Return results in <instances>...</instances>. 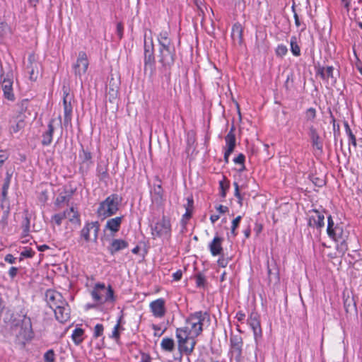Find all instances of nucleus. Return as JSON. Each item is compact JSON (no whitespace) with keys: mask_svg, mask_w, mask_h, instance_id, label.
Segmentation results:
<instances>
[{"mask_svg":"<svg viewBox=\"0 0 362 362\" xmlns=\"http://www.w3.org/2000/svg\"><path fill=\"white\" fill-rule=\"evenodd\" d=\"M176 337L178 342V349L181 353L190 355L194 349L196 341L194 332L191 326H186L176 329Z\"/></svg>","mask_w":362,"mask_h":362,"instance_id":"f257e3e1","label":"nucleus"},{"mask_svg":"<svg viewBox=\"0 0 362 362\" xmlns=\"http://www.w3.org/2000/svg\"><path fill=\"white\" fill-rule=\"evenodd\" d=\"M119 199L117 194H111L100 203L97 209V216L105 219L115 214L119 210Z\"/></svg>","mask_w":362,"mask_h":362,"instance_id":"f03ea898","label":"nucleus"},{"mask_svg":"<svg viewBox=\"0 0 362 362\" xmlns=\"http://www.w3.org/2000/svg\"><path fill=\"white\" fill-rule=\"evenodd\" d=\"M21 313L22 317L21 323L15 324L16 329H18L16 338L19 342L25 344V341H30L33 338L34 334L30 318L27 317L26 313L23 310L21 311Z\"/></svg>","mask_w":362,"mask_h":362,"instance_id":"7ed1b4c3","label":"nucleus"},{"mask_svg":"<svg viewBox=\"0 0 362 362\" xmlns=\"http://www.w3.org/2000/svg\"><path fill=\"white\" fill-rule=\"evenodd\" d=\"M100 231V223L98 221H86L80 230L78 243L82 244L90 241L97 243Z\"/></svg>","mask_w":362,"mask_h":362,"instance_id":"20e7f679","label":"nucleus"},{"mask_svg":"<svg viewBox=\"0 0 362 362\" xmlns=\"http://www.w3.org/2000/svg\"><path fill=\"white\" fill-rule=\"evenodd\" d=\"M175 49L158 50V59L161 64L159 70L168 78H170V69L175 63Z\"/></svg>","mask_w":362,"mask_h":362,"instance_id":"39448f33","label":"nucleus"},{"mask_svg":"<svg viewBox=\"0 0 362 362\" xmlns=\"http://www.w3.org/2000/svg\"><path fill=\"white\" fill-rule=\"evenodd\" d=\"M210 321V316L207 312L197 311L189 315L186 323L192 327L194 332V337H198L203 331V326L205 322Z\"/></svg>","mask_w":362,"mask_h":362,"instance_id":"423d86ee","label":"nucleus"},{"mask_svg":"<svg viewBox=\"0 0 362 362\" xmlns=\"http://www.w3.org/2000/svg\"><path fill=\"white\" fill-rule=\"evenodd\" d=\"M93 299L102 304L108 301H114V291L110 285L106 288L104 283H97L91 291Z\"/></svg>","mask_w":362,"mask_h":362,"instance_id":"0eeeda50","label":"nucleus"},{"mask_svg":"<svg viewBox=\"0 0 362 362\" xmlns=\"http://www.w3.org/2000/svg\"><path fill=\"white\" fill-rule=\"evenodd\" d=\"M144 71L149 70L150 75L152 76L155 74V55H154V45L153 39L151 37L149 42L144 37Z\"/></svg>","mask_w":362,"mask_h":362,"instance_id":"6e6552de","label":"nucleus"},{"mask_svg":"<svg viewBox=\"0 0 362 362\" xmlns=\"http://www.w3.org/2000/svg\"><path fill=\"white\" fill-rule=\"evenodd\" d=\"M151 234L153 238H161L168 239L171 235L170 219L165 216H163L162 218L151 227Z\"/></svg>","mask_w":362,"mask_h":362,"instance_id":"1a4fd4ad","label":"nucleus"},{"mask_svg":"<svg viewBox=\"0 0 362 362\" xmlns=\"http://www.w3.org/2000/svg\"><path fill=\"white\" fill-rule=\"evenodd\" d=\"M327 233L328 236L336 242H345L348 233L343 229L342 226L334 224L331 215L327 217Z\"/></svg>","mask_w":362,"mask_h":362,"instance_id":"9d476101","label":"nucleus"},{"mask_svg":"<svg viewBox=\"0 0 362 362\" xmlns=\"http://www.w3.org/2000/svg\"><path fill=\"white\" fill-rule=\"evenodd\" d=\"M0 85L4 97L9 101H14L16 98L13 93V74L12 71L1 76Z\"/></svg>","mask_w":362,"mask_h":362,"instance_id":"9b49d317","label":"nucleus"},{"mask_svg":"<svg viewBox=\"0 0 362 362\" xmlns=\"http://www.w3.org/2000/svg\"><path fill=\"white\" fill-rule=\"evenodd\" d=\"M243 338L239 335H232L230 338V353L237 362L243 361Z\"/></svg>","mask_w":362,"mask_h":362,"instance_id":"f8f14e48","label":"nucleus"},{"mask_svg":"<svg viewBox=\"0 0 362 362\" xmlns=\"http://www.w3.org/2000/svg\"><path fill=\"white\" fill-rule=\"evenodd\" d=\"M247 324L252 329L255 340L257 342L262 337L259 315L255 311L251 312L247 318Z\"/></svg>","mask_w":362,"mask_h":362,"instance_id":"ddd939ff","label":"nucleus"},{"mask_svg":"<svg viewBox=\"0 0 362 362\" xmlns=\"http://www.w3.org/2000/svg\"><path fill=\"white\" fill-rule=\"evenodd\" d=\"M88 65L89 63L86 53L83 51L79 52L77 60L73 66L75 76L81 78V76L87 71Z\"/></svg>","mask_w":362,"mask_h":362,"instance_id":"4468645a","label":"nucleus"},{"mask_svg":"<svg viewBox=\"0 0 362 362\" xmlns=\"http://www.w3.org/2000/svg\"><path fill=\"white\" fill-rule=\"evenodd\" d=\"M45 298L52 309L59 305H66V300L62 294L56 291L47 290L45 293Z\"/></svg>","mask_w":362,"mask_h":362,"instance_id":"2eb2a0df","label":"nucleus"},{"mask_svg":"<svg viewBox=\"0 0 362 362\" xmlns=\"http://www.w3.org/2000/svg\"><path fill=\"white\" fill-rule=\"evenodd\" d=\"M28 62V63L26 66V69H28V72L29 73L30 79L31 81H36L39 74L40 64L37 61L35 54L34 53H31L29 54Z\"/></svg>","mask_w":362,"mask_h":362,"instance_id":"dca6fc26","label":"nucleus"},{"mask_svg":"<svg viewBox=\"0 0 362 362\" xmlns=\"http://www.w3.org/2000/svg\"><path fill=\"white\" fill-rule=\"evenodd\" d=\"M155 180L158 182L151 191V200L156 204H162L164 201V190L161 185V180L158 176L155 177Z\"/></svg>","mask_w":362,"mask_h":362,"instance_id":"f3484780","label":"nucleus"},{"mask_svg":"<svg viewBox=\"0 0 362 362\" xmlns=\"http://www.w3.org/2000/svg\"><path fill=\"white\" fill-rule=\"evenodd\" d=\"M56 319L61 323L67 322L70 318V308L66 301V305H59L52 308Z\"/></svg>","mask_w":362,"mask_h":362,"instance_id":"a211bd4d","label":"nucleus"},{"mask_svg":"<svg viewBox=\"0 0 362 362\" xmlns=\"http://www.w3.org/2000/svg\"><path fill=\"white\" fill-rule=\"evenodd\" d=\"M153 315L161 318L166 313L165 301L163 298H158L152 301L149 305Z\"/></svg>","mask_w":362,"mask_h":362,"instance_id":"6ab92c4d","label":"nucleus"},{"mask_svg":"<svg viewBox=\"0 0 362 362\" xmlns=\"http://www.w3.org/2000/svg\"><path fill=\"white\" fill-rule=\"evenodd\" d=\"M308 136L310 139L312 146L318 153H322L323 144L320 135L313 125H310L308 128Z\"/></svg>","mask_w":362,"mask_h":362,"instance_id":"aec40b11","label":"nucleus"},{"mask_svg":"<svg viewBox=\"0 0 362 362\" xmlns=\"http://www.w3.org/2000/svg\"><path fill=\"white\" fill-rule=\"evenodd\" d=\"M71 96L68 90H64L63 104L64 110V124L66 125L71 121L72 106L71 104Z\"/></svg>","mask_w":362,"mask_h":362,"instance_id":"412c9836","label":"nucleus"},{"mask_svg":"<svg viewBox=\"0 0 362 362\" xmlns=\"http://www.w3.org/2000/svg\"><path fill=\"white\" fill-rule=\"evenodd\" d=\"M313 211L315 215H312L309 217L308 225L310 227H314L320 230L325 226V216L317 209H313Z\"/></svg>","mask_w":362,"mask_h":362,"instance_id":"4be33fe9","label":"nucleus"},{"mask_svg":"<svg viewBox=\"0 0 362 362\" xmlns=\"http://www.w3.org/2000/svg\"><path fill=\"white\" fill-rule=\"evenodd\" d=\"M129 243L122 239H113L107 247L109 252L114 255L115 253L127 248Z\"/></svg>","mask_w":362,"mask_h":362,"instance_id":"5701e85b","label":"nucleus"},{"mask_svg":"<svg viewBox=\"0 0 362 362\" xmlns=\"http://www.w3.org/2000/svg\"><path fill=\"white\" fill-rule=\"evenodd\" d=\"M119 89V81L112 77L108 83L107 86V95L109 96V100L112 103L118 95Z\"/></svg>","mask_w":362,"mask_h":362,"instance_id":"b1692460","label":"nucleus"},{"mask_svg":"<svg viewBox=\"0 0 362 362\" xmlns=\"http://www.w3.org/2000/svg\"><path fill=\"white\" fill-rule=\"evenodd\" d=\"M243 28L240 23H235L232 27L231 37L234 44L242 45L243 43Z\"/></svg>","mask_w":362,"mask_h":362,"instance_id":"393cba45","label":"nucleus"},{"mask_svg":"<svg viewBox=\"0 0 362 362\" xmlns=\"http://www.w3.org/2000/svg\"><path fill=\"white\" fill-rule=\"evenodd\" d=\"M223 238L219 236H215L209 244V250L213 256H217L223 252L222 247Z\"/></svg>","mask_w":362,"mask_h":362,"instance_id":"a878e982","label":"nucleus"},{"mask_svg":"<svg viewBox=\"0 0 362 362\" xmlns=\"http://www.w3.org/2000/svg\"><path fill=\"white\" fill-rule=\"evenodd\" d=\"M54 119H52L47 125V130L43 133L42 144L43 146H49L52 141V136L54 131Z\"/></svg>","mask_w":362,"mask_h":362,"instance_id":"bb28decb","label":"nucleus"},{"mask_svg":"<svg viewBox=\"0 0 362 362\" xmlns=\"http://www.w3.org/2000/svg\"><path fill=\"white\" fill-rule=\"evenodd\" d=\"M122 220L123 216H118L107 220L105 226V230H109L114 233L118 232L119 230Z\"/></svg>","mask_w":362,"mask_h":362,"instance_id":"cd10ccee","label":"nucleus"},{"mask_svg":"<svg viewBox=\"0 0 362 362\" xmlns=\"http://www.w3.org/2000/svg\"><path fill=\"white\" fill-rule=\"evenodd\" d=\"M225 141L226 144V151H228V152H233L236 144L235 127L233 125L231 127L229 132L225 136Z\"/></svg>","mask_w":362,"mask_h":362,"instance_id":"c85d7f7f","label":"nucleus"},{"mask_svg":"<svg viewBox=\"0 0 362 362\" xmlns=\"http://www.w3.org/2000/svg\"><path fill=\"white\" fill-rule=\"evenodd\" d=\"M25 115H16L13 117V124L10 127V131L11 133H17L21 129H23L25 126Z\"/></svg>","mask_w":362,"mask_h":362,"instance_id":"c756f323","label":"nucleus"},{"mask_svg":"<svg viewBox=\"0 0 362 362\" xmlns=\"http://www.w3.org/2000/svg\"><path fill=\"white\" fill-rule=\"evenodd\" d=\"M64 212H68V214H66V218H69V221L71 223L76 224L78 226L81 225L80 214L78 211L73 206H71L69 209H66Z\"/></svg>","mask_w":362,"mask_h":362,"instance_id":"7c9ffc66","label":"nucleus"},{"mask_svg":"<svg viewBox=\"0 0 362 362\" xmlns=\"http://www.w3.org/2000/svg\"><path fill=\"white\" fill-rule=\"evenodd\" d=\"M158 44H174L170 37V29H164L161 30L157 37Z\"/></svg>","mask_w":362,"mask_h":362,"instance_id":"2f4dec72","label":"nucleus"},{"mask_svg":"<svg viewBox=\"0 0 362 362\" xmlns=\"http://www.w3.org/2000/svg\"><path fill=\"white\" fill-rule=\"evenodd\" d=\"M334 68L332 66L327 67H319L317 71V74L320 75L322 79L329 81V78H333Z\"/></svg>","mask_w":362,"mask_h":362,"instance_id":"473e14b6","label":"nucleus"},{"mask_svg":"<svg viewBox=\"0 0 362 362\" xmlns=\"http://www.w3.org/2000/svg\"><path fill=\"white\" fill-rule=\"evenodd\" d=\"M71 339L76 345H80L84 339V330L77 327L73 330Z\"/></svg>","mask_w":362,"mask_h":362,"instance_id":"72a5a7b5","label":"nucleus"},{"mask_svg":"<svg viewBox=\"0 0 362 362\" xmlns=\"http://www.w3.org/2000/svg\"><path fill=\"white\" fill-rule=\"evenodd\" d=\"M97 176L100 181L107 182L109 179L108 168L107 165H98L97 167Z\"/></svg>","mask_w":362,"mask_h":362,"instance_id":"f704fd0d","label":"nucleus"},{"mask_svg":"<svg viewBox=\"0 0 362 362\" xmlns=\"http://www.w3.org/2000/svg\"><path fill=\"white\" fill-rule=\"evenodd\" d=\"M160 346L163 350L172 352L175 349V341L172 338L165 337L160 343Z\"/></svg>","mask_w":362,"mask_h":362,"instance_id":"c9c22d12","label":"nucleus"},{"mask_svg":"<svg viewBox=\"0 0 362 362\" xmlns=\"http://www.w3.org/2000/svg\"><path fill=\"white\" fill-rule=\"evenodd\" d=\"M79 158L81 159L82 163H86L87 166H89L90 164H92V154L88 150L82 148L79 153Z\"/></svg>","mask_w":362,"mask_h":362,"instance_id":"e433bc0d","label":"nucleus"},{"mask_svg":"<svg viewBox=\"0 0 362 362\" xmlns=\"http://www.w3.org/2000/svg\"><path fill=\"white\" fill-rule=\"evenodd\" d=\"M290 45H291V51L292 54L298 57L300 55V48L297 42V37L296 36H292L291 37L290 40Z\"/></svg>","mask_w":362,"mask_h":362,"instance_id":"4c0bfd02","label":"nucleus"},{"mask_svg":"<svg viewBox=\"0 0 362 362\" xmlns=\"http://www.w3.org/2000/svg\"><path fill=\"white\" fill-rule=\"evenodd\" d=\"M29 104V100L28 99H24L18 103L17 106V115H25V113L28 110Z\"/></svg>","mask_w":362,"mask_h":362,"instance_id":"58836bf2","label":"nucleus"},{"mask_svg":"<svg viewBox=\"0 0 362 362\" xmlns=\"http://www.w3.org/2000/svg\"><path fill=\"white\" fill-rule=\"evenodd\" d=\"M121 320L122 317H119L117 320V324L115 325L113 330L112 332V334L110 335V337L114 339L117 343L119 342L120 339V334H119V329L121 327Z\"/></svg>","mask_w":362,"mask_h":362,"instance_id":"ea45409f","label":"nucleus"},{"mask_svg":"<svg viewBox=\"0 0 362 362\" xmlns=\"http://www.w3.org/2000/svg\"><path fill=\"white\" fill-rule=\"evenodd\" d=\"M344 127L346 133L349 136V144H351L354 146H356V136L353 134L349 124L347 122H344Z\"/></svg>","mask_w":362,"mask_h":362,"instance_id":"a19ab883","label":"nucleus"},{"mask_svg":"<svg viewBox=\"0 0 362 362\" xmlns=\"http://www.w3.org/2000/svg\"><path fill=\"white\" fill-rule=\"evenodd\" d=\"M241 216H238L235 219L232 221L231 228H230V233L233 237H235L238 235V233L236 231L237 228L239 226L240 222L241 221Z\"/></svg>","mask_w":362,"mask_h":362,"instance_id":"79ce46f5","label":"nucleus"},{"mask_svg":"<svg viewBox=\"0 0 362 362\" xmlns=\"http://www.w3.org/2000/svg\"><path fill=\"white\" fill-rule=\"evenodd\" d=\"M66 214H68V212L56 214L52 216V221H54L57 226H60L62 224V220L66 218Z\"/></svg>","mask_w":362,"mask_h":362,"instance_id":"37998d69","label":"nucleus"},{"mask_svg":"<svg viewBox=\"0 0 362 362\" xmlns=\"http://www.w3.org/2000/svg\"><path fill=\"white\" fill-rule=\"evenodd\" d=\"M305 119L307 121L313 122L316 118L317 112L315 108L310 107L305 111Z\"/></svg>","mask_w":362,"mask_h":362,"instance_id":"c03bdc74","label":"nucleus"},{"mask_svg":"<svg viewBox=\"0 0 362 362\" xmlns=\"http://www.w3.org/2000/svg\"><path fill=\"white\" fill-rule=\"evenodd\" d=\"M196 285L199 288H204L206 284V278L204 274L199 273L195 275Z\"/></svg>","mask_w":362,"mask_h":362,"instance_id":"a18cd8bd","label":"nucleus"},{"mask_svg":"<svg viewBox=\"0 0 362 362\" xmlns=\"http://www.w3.org/2000/svg\"><path fill=\"white\" fill-rule=\"evenodd\" d=\"M22 228L23 229V234L24 236H27L28 235V233L30 231V218L26 214L23 218V223H22Z\"/></svg>","mask_w":362,"mask_h":362,"instance_id":"49530a36","label":"nucleus"},{"mask_svg":"<svg viewBox=\"0 0 362 362\" xmlns=\"http://www.w3.org/2000/svg\"><path fill=\"white\" fill-rule=\"evenodd\" d=\"M275 52H276V55L277 57H279L282 58L288 52L287 47L286 45H279L277 46L276 50H275Z\"/></svg>","mask_w":362,"mask_h":362,"instance_id":"de8ad7c7","label":"nucleus"},{"mask_svg":"<svg viewBox=\"0 0 362 362\" xmlns=\"http://www.w3.org/2000/svg\"><path fill=\"white\" fill-rule=\"evenodd\" d=\"M35 254V252L31 248H25L21 252L20 261H22L23 258H32Z\"/></svg>","mask_w":362,"mask_h":362,"instance_id":"09e8293b","label":"nucleus"},{"mask_svg":"<svg viewBox=\"0 0 362 362\" xmlns=\"http://www.w3.org/2000/svg\"><path fill=\"white\" fill-rule=\"evenodd\" d=\"M44 360L45 362H54L55 354L53 349H49L44 354Z\"/></svg>","mask_w":362,"mask_h":362,"instance_id":"8fccbe9b","label":"nucleus"},{"mask_svg":"<svg viewBox=\"0 0 362 362\" xmlns=\"http://www.w3.org/2000/svg\"><path fill=\"white\" fill-rule=\"evenodd\" d=\"M104 327L102 324H97L94 327L93 337L98 338L103 334Z\"/></svg>","mask_w":362,"mask_h":362,"instance_id":"3c124183","label":"nucleus"},{"mask_svg":"<svg viewBox=\"0 0 362 362\" xmlns=\"http://www.w3.org/2000/svg\"><path fill=\"white\" fill-rule=\"evenodd\" d=\"M245 157L244 156V154L243 153H240L236 158H234L233 161L236 164H240L242 165V168L240 170V171L241 170H243L245 169Z\"/></svg>","mask_w":362,"mask_h":362,"instance_id":"603ef678","label":"nucleus"},{"mask_svg":"<svg viewBox=\"0 0 362 362\" xmlns=\"http://www.w3.org/2000/svg\"><path fill=\"white\" fill-rule=\"evenodd\" d=\"M311 180L313 184L317 187H322L325 184V180L324 179L315 176H312Z\"/></svg>","mask_w":362,"mask_h":362,"instance_id":"864d4df0","label":"nucleus"},{"mask_svg":"<svg viewBox=\"0 0 362 362\" xmlns=\"http://www.w3.org/2000/svg\"><path fill=\"white\" fill-rule=\"evenodd\" d=\"M117 35L119 40H121L123 37L124 34V25L122 23L119 22L117 24V29H116Z\"/></svg>","mask_w":362,"mask_h":362,"instance_id":"5fc2aeb1","label":"nucleus"},{"mask_svg":"<svg viewBox=\"0 0 362 362\" xmlns=\"http://www.w3.org/2000/svg\"><path fill=\"white\" fill-rule=\"evenodd\" d=\"M219 187L221 189V196L222 197H225L226 194V189L229 187L228 185H224V180H221L219 182Z\"/></svg>","mask_w":362,"mask_h":362,"instance_id":"6e6d98bb","label":"nucleus"},{"mask_svg":"<svg viewBox=\"0 0 362 362\" xmlns=\"http://www.w3.org/2000/svg\"><path fill=\"white\" fill-rule=\"evenodd\" d=\"M187 204L185 205V209L193 211L194 201H193L192 197H187Z\"/></svg>","mask_w":362,"mask_h":362,"instance_id":"4d7b16f0","label":"nucleus"},{"mask_svg":"<svg viewBox=\"0 0 362 362\" xmlns=\"http://www.w3.org/2000/svg\"><path fill=\"white\" fill-rule=\"evenodd\" d=\"M228 262H229V259L228 258H225L223 257H220L217 261L218 265L221 267H227Z\"/></svg>","mask_w":362,"mask_h":362,"instance_id":"13d9d810","label":"nucleus"},{"mask_svg":"<svg viewBox=\"0 0 362 362\" xmlns=\"http://www.w3.org/2000/svg\"><path fill=\"white\" fill-rule=\"evenodd\" d=\"M18 272V269L17 267H11L8 271V275L13 279L16 276Z\"/></svg>","mask_w":362,"mask_h":362,"instance_id":"bf43d9fd","label":"nucleus"},{"mask_svg":"<svg viewBox=\"0 0 362 362\" xmlns=\"http://www.w3.org/2000/svg\"><path fill=\"white\" fill-rule=\"evenodd\" d=\"M175 49L174 44H158V50Z\"/></svg>","mask_w":362,"mask_h":362,"instance_id":"052dcab7","label":"nucleus"},{"mask_svg":"<svg viewBox=\"0 0 362 362\" xmlns=\"http://www.w3.org/2000/svg\"><path fill=\"white\" fill-rule=\"evenodd\" d=\"M292 11L293 12V17H294V19H295V24L296 25V27L299 28L301 25L300 23V21L299 20V18H298V16L297 14V13L296 12V9H295V6H292Z\"/></svg>","mask_w":362,"mask_h":362,"instance_id":"680f3d73","label":"nucleus"},{"mask_svg":"<svg viewBox=\"0 0 362 362\" xmlns=\"http://www.w3.org/2000/svg\"><path fill=\"white\" fill-rule=\"evenodd\" d=\"M8 159V155L4 151H0V168L4 163V162Z\"/></svg>","mask_w":362,"mask_h":362,"instance_id":"e2e57ef3","label":"nucleus"},{"mask_svg":"<svg viewBox=\"0 0 362 362\" xmlns=\"http://www.w3.org/2000/svg\"><path fill=\"white\" fill-rule=\"evenodd\" d=\"M11 175H9L8 173L6 174V178L4 179V183L3 185V187L4 188H6V189H8L9 188V185H10V182H11Z\"/></svg>","mask_w":362,"mask_h":362,"instance_id":"0e129e2a","label":"nucleus"},{"mask_svg":"<svg viewBox=\"0 0 362 362\" xmlns=\"http://www.w3.org/2000/svg\"><path fill=\"white\" fill-rule=\"evenodd\" d=\"M235 318L238 322H243L245 318V314L243 311H238L236 313Z\"/></svg>","mask_w":362,"mask_h":362,"instance_id":"69168bd1","label":"nucleus"},{"mask_svg":"<svg viewBox=\"0 0 362 362\" xmlns=\"http://www.w3.org/2000/svg\"><path fill=\"white\" fill-rule=\"evenodd\" d=\"M16 258L11 255L8 254L6 255L4 260L10 264H14L16 262Z\"/></svg>","mask_w":362,"mask_h":362,"instance_id":"338daca9","label":"nucleus"},{"mask_svg":"<svg viewBox=\"0 0 362 362\" xmlns=\"http://www.w3.org/2000/svg\"><path fill=\"white\" fill-rule=\"evenodd\" d=\"M182 276V272L181 270H177L173 274V278L174 281H179L181 279Z\"/></svg>","mask_w":362,"mask_h":362,"instance_id":"774afa93","label":"nucleus"}]
</instances>
